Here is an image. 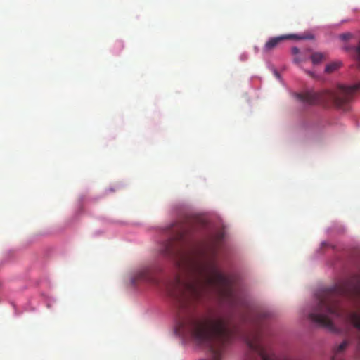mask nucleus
I'll return each mask as SVG.
<instances>
[{
	"label": "nucleus",
	"mask_w": 360,
	"mask_h": 360,
	"mask_svg": "<svg viewBox=\"0 0 360 360\" xmlns=\"http://www.w3.org/2000/svg\"><path fill=\"white\" fill-rule=\"evenodd\" d=\"M185 277L176 275L167 285L177 312L176 333L190 337L198 346L207 349L211 357L202 360H221L226 347L234 340L237 328L230 313L210 311L195 315L198 304L215 295L221 303L235 307L240 297L232 277L218 267H185Z\"/></svg>",
	"instance_id": "nucleus-1"
},
{
	"label": "nucleus",
	"mask_w": 360,
	"mask_h": 360,
	"mask_svg": "<svg viewBox=\"0 0 360 360\" xmlns=\"http://www.w3.org/2000/svg\"><path fill=\"white\" fill-rule=\"evenodd\" d=\"M350 294L347 284H339L328 289L323 295L317 298L316 306L309 314L311 321L328 330H335L333 322V317H340L342 311L340 309L338 296H347Z\"/></svg>",
	"instance_id": "nucleus-2"
},
{
	"label": "nucleus",
	"mask_w": 360,
	"mask_h": 360,
	"mask_svg": "<svg viewBox=\"0 0 360 360\" xmlns=\"http://www.w3.org/2000/svg\"><path fill=\"white\" fill-rule=\"evenodd\" d=\"M360 91V82L352 86L340 85L335 91L324 90L321 91H307L295 95L297 99L309 105L333 102L338 108L346 110L347 105L356 93Z\"/></svg>",
	"instance_id": "nucleus-3"
},
{
	"label": "nucleus",
	"mask_w": 360,
	"mask_h": 360,
	"mask_svg": "<svg viewBox=\"0 0 360 360\" xmlns=\"http://www.w3.org/2000/svg\"><path fill=\"white\" fill-rule=\"evenodd\" d=\"M263 331L257 326L244 335V340L250 350V360H275L272 352L263 345Z\"/></svg>",
	"instance_id": "nucleus-4"
},
{
	"label": "nucleus",
	"mask_w": 360,
	"mask_h": 360,
	"mask_svg": "<svg viewBox=\"0 0 360 360\" xmlns=\"http://www.w3.org/2000/svg\"><path fill=\"white\" fill-rule=\"evenodd\" d=\"M155 274V270L154 268L150 266L142 267L136 271L131 276V283L134 285L143 282L155 283L157 281Z\"/></svg>",
	"instance_id": "nucleus-5"
},
{
	"label": "nucleus",
	"mask_w": 360,
	"mask_h": 360,
	"mask_svg": "<svg viewBox=\"0 0 360 360\" xmlns=\"http://www.w3.org/2000/svg\"><path fill=\"white\" fill-rule=\"evenodd\" d=\"M289 39H299L296 35L288 34L271 38L263 48L264 52H269L274 49L281 41Z\"/></svg>",
	"instance_id": "nucleus-6"
},
{
	"label": "nucleus",
	"mask_w": 360,
	"mask_h": 360,
	"mask_svg": "<svg viewBox=\"0 0 360 360\" xmlns=\"http://www.w3.org/2000/svg\"><path fill=\"white\" fill-rule=\"evenodd\" d=\"M353 293L356 295H360V286L356 285L354 287ZM349 319L352 324L358 329H360V315L358 313L352 312L349 315Z\"/></svg>",
	"instance_id": "nucleus-7"
},
{
	"label": "nucleus",
	"mask_w": 360,
	"mask_h": 360,
	"mask_svg": "<svg viewBox=\"0 0 360 360\" xmlns=\"http://www.w3.org/2000/svg\"><path fill=\"white\" fill-rule=\"evenodd\" d=\"M341 63L340 62H333L330 64H328L326 66L325 71L328 73H331L333 71L336 70L340 66Z\"/></svg>",
	"instance_id": "nucleus-8"
},
{
	"label": "nucleus",
	"mask_w": 360,
	"mask_h": 360,
	"mask_svg": "<svg viewBox=\"0 0 360 360\" xmlns=\"http://www.w3.org/2000/svg\"><path fill=\"white\" fill-rule=\"evenodd\" d=\"M323 58V54L320 52H316L311 54V59L313 63L317 64Z\"/></svg>",
	"instance_id": "nucleus-9"
},
{
	"label": "nucleus",
	"mask_w": 360,
	"mask_h": 360,
	"mask_svg": "<svg viewBox=\"0 0 360 360\" xmlns=\"http://www.w3.org/2000/svg\"><path fill=\"white\" fill-rule=\"evenodd\" d=\"M348 342L347 341L342 342L338 347L337 352H342L347 347Z\"/></svg>",
	"instance_id": "nucleus-10"
},
{
	"label": "nucleus",
	"mask_w": 360,
	"mask_h": 360,
	"mask_svg": "<svg viewBox=\"0 0 360 360\" xmlns=\"http://www.w3.org/2000/svg\"><path fill=\"white\" fill-rule=\"evenodd\" d=\"M356 60L360 64V41L356 47Z\"/></svg>",
	"instance_id": "nucleus-11"
},
{
	"label": "nucleus",
	"mask_w": 360,
	"mask_h": 360,
	"mask_svg": "<svg viewBox=\"0 0 360 360\" xmlns=\"http://www.w3.org/2000/svg\"><path fill=\"white\" fill-rule=\"evenodd\" d=\"M352 37V34L350 33H345V34H342L340 37V39H342V40H348L349 39H350Z\"/></svg>",
	"instance_id": "nucleus-12"
},
{
	"label": "nucleus",
	"mask_w": 360,
	"mask_h": 360,
	"mask_svg": "<svg viewBox=\"0 0 360 360\" xmlns=\"http://www.w3.org/2000/svg\"><path fill=\"white\" fill-rule=\"evenodd\" d=\"M269 314L266 311H261L259 314V319H266L267 317H269Z\"/></svg>",
	"instance_id": "nucleus-13"
},
{
	"label": "nucleus",
	"mask_w": 360,
	"mask_h": 360,
	"mask_svg": "<svg viewBox=\"0 0 360 360\" xmlns=\"http://www.w3.org/2000/svg\"><path fill=\"white\" fill-rule=\"evenodd\" d=\"M292 53L293 54H297V53H299V49H298V48H297V47H293V48L292 49Z\"/></svg>",
	"instance_id": "nucleus-14"
},
{
	"label": "nucleus",
	"mask_w": 360,
	"mask_h": 360,
	"mask_svg": "<svg viewBox=\"0 0 360 360\" xmlns=\"http://www.w3.org/2000/svg\"><path fill=\"white\" fill-rule=\"evenodd\" d=\"M275 75L277 77H279V74L277 72H275Z\"/></svg>",
	"instance_id": "nucleus-15"
}]
</instances>
